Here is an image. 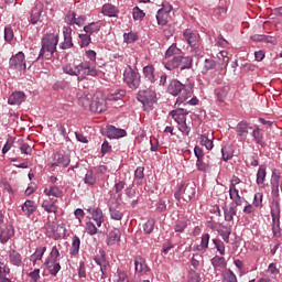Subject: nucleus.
I'll return each mask as SVG.
<instances>
[{"mask_svg": "<svg viewBox=\"0 0 282 282\" xmlns=\"http://www.w3.org/2000/svg\"><path fill=\"white\" fill-rule=\"evenodd\" d=\"M58 47V34L45 33L41 39V48L36 61H43L45 56H54Z\"/></svg>", "mask_w": 282, "mask_h": 282, "instance_id": "obj_1", "label": "nucleus"}, {"mask_svg": "<svg viewBox=\"0 0 282 282\" xmlns=\"http://www.w3.org/2000/svg\"><path fill=\"white\" fill-rule=\"evenodd\" d=\"M193 69V56H184V53L181 56H174L171 61L165 59V69L173 72V69Z\"/></svg>", "mask_w": 282, "mask_h": 282, "instance_id": "obj_2", "label": "nucleus"}, {"mask_svg": "<svg viewBox=\"0 0 282 282\" xmlns=\"http://www.w3.org/2000/svg\"><path fill=\"white\" fill-rule=\"evenodd\" d=\"M123 82L129 87V89H138L141 83V76L138 68L128 66L123 72Z\"/></svg>", "mask_w": 282, "mask_h": 282, "instance_id": "obj_3", "label": "nucleus"}, {"mask_svg": "<svg viewBox=\"0 0 282 282\" xmlns=\"http://www.w3.org/2000/svg\"><path fill=\"white\" fill-rule=\"evenodd\" d=\"M183 39L187 43V45H189L192 52L199 54V45H202V36L199 35V33L191 29H186L183 32Z\"/></svg>", "mask_w": 282, "mask_h": 282, "instance_id": "obj_4", "label": "nucleus"}, {"mask_svg": "<svg viewBox=\"0 0 282 282\" xmlns=\"http://www.w3.org/2000/svg\"><path fill=\"white\" fill-rule=\"evenodd\" d=\"M87 76L96 78L98 76V69H96V66H91V62H82L77 65V80L80 83Z\"/></svg>", "mask_w": 282, "mask_h": 282, "instance_id": "obj_5", "label": "nucleus"}, {"mask_svg": "<svg viewBox=\"0 0 282 282\" xmlns=\"http://www.w3.org/2000/svg\"><path fill=\"white\" fill-rule=\"evenodd\" d=\"M272 234L273 237H281V205L275 203L271 207Z\"/></svg>", "mask_w": 282, "mask_h": 282, "instance_id": "obj_6", "label": "nucleus"}, {"mask_svg": "<svg viewBox=\"0 0 282 282\" xmlns=\"http://www.w3.org/2000/svg\"><path fill=\"white\" fill-rule=\"evenodd\" d=\"M137 99L143 105V107H153V105L158 102V95L150 88L141 89L137 95Z\"/></svg>", "mask_w": 282, "mask_h": 282, "instance_id": "obj_7", "label": "nucleus"}, {"mask_svg": "<svg viewBox=\"0 0 282 282\" xmlns=\"http://www.w3.org/2000/svg\"><path fill=\"white\" fill-rule=\"evenodd\" d=\"M70 162L72 159H69V155L67 153L56 152L55 154H53L51 166L52 169L56 166H58L59 169H67Z\"/></svg>", "mask_w": 282, "mask_h": 282, "instance_id": "obj_8", "label": "nucleus"}, {"mask_svg": "<svg viewBox=\"0 0 282 282\" xmlns=\"http://www.w3.org/2000/svg\"><path fill=\"white\" fill-rule=\"evenodd\" d=\"M10 69H18V72H25L28 66L25 65V54L23 52H18L9 61Z\"/></svg>", "mask_w": 282, "mask_h": 282, "instance_id": "obj_9", "label": "nucleus"}, {"mask_svg": "<svg viewBox=\"0 0 282 282\" xmlns=\"http://www.w3.org/2000/svg\"><path fill=\"white\" fill-rule=\"evenodd\" d=\"M228 94H230V85L227 83L218 84L214 89V96L217 102H226L228 99Z\"/></svg>", "mask_w": 282, "mask_h": 282, "instance_id": "obj_10", "label": "nucleus"}, {"mask_svg": "<svg viewBox=\"0 0 282 282\" xmlns=\"http://www.w3.org/2000/svg\"><path fill=\"white\" fill-rule=\"evenodd\" d=\"M88 111H91L93 113H102L104 111H107V101L102 97H93Z\"/></svg>", "mask_w": 282, "mask_h": 282, "instance_id": "obj_11", "label": "nucleus"}, {"mask_svg": "<svg viewBox=\"0 0 282 282\" xmlns=\"http://www.w3.org/2000/svg\"><path fill=\"white\" fill-rule=\"evenodd\" d=\"M62 32L64 41L59 43V50H72L74 47V41L72 40L73 30L69 26H63Z\"/></svg>", "mask_w": 282, "mask_h": 282, "instance_id": "obj_12", "label": "nucleus"}, {"mask_svg": "<svg viewBox=\"0 0 282 282\" xmlns=\"http://www.w3.org/2000/svg\"><path fill=\"white\" fill-rule=\"evenodd\" d=\"M14 237V227L12 225L0 226V243L6 246L10 239Z\"/></svg>", "mask_w": 282, "mask_h": 282, "instance_id": "obj_13", "label": "nucleus"}, {"mask_svg": "<svg viewBox=\"0 0 282 282\" xmlns=\"http://www.w3.org/2000/svg\"><path fill=\"white\" fill-rule=\"evenodd\" d=\"M43 267L51 276H57L61 272V262H58V260L45 259Z\"/></svg>", "mask_w": 282, "mask_h": 282, "instance_id": "obj_14", "label": "nucleus"}, {"mask_svg": "<svg viewBox=\"0 0 282 282\" xmlns=\"http://www.w3.org/2000/svg\"><path fill=\"white\" fill-rule=\"evenodd\" d=\"M252 126L246 120L238 122L236 126V133L240 137V140H248V133H250Z\"/></svg>", "mask_w": 282, "mask_h": 282, "instance_id": "obj_15", "label": "nucleus"}, {"mask_svg": "<svg viewBox=\"0 0 282 282\" xmlns=\"http://www.w3.org/2000/svg\"><path fill=\"white\" fill-rule=\"evenodd\" d=\"M175 107H177L176 109L170 111V116L173 118V120L180 124L182 122H186V115L188 113V111L183 108L180 107L178 105H175Z\"/></svg>", "mask_w": 282, "mask_h": 282, "instance_id": "obj_16", "label": "nucleus"}, {"mask_svg": "<svg viewBox=\"0 0 282 282\" xmlns=\"http://www.w3.org/2000/svg\"><path fill=\"white\" fill-rule=\"evenodd\" d=\"M184 54L182 48L177 47V44H172L166 51H165V57L163 58L162 63L164 67H166V61H173L174 56H181Z\"/></svg>", "mask_w": 282, "mask_h": 282, "instance_id": "obj_17", "label": "nucleus"}, {"mask_svg": "<svg viewBox=\"0 0 282 282\" xmlns=\"http://www.w3.org/2000/svg\"><path fill=\"white\" fill-rule=\"evenodd\" d=\"M184 89H186V86L177 79L171 80L167 86V93H170L171 96H180Z\"/></svg>", "mask_w": 282, "mask_h": 282, "instance_id": "obj_18", "label": "nucleus"}, {"mask_svg": "<svg viewBox=\"0 0 282 282\" xmlns=\"http://www.w3.org/2000/svg\"><path fill=\"white\" fill-rule=\"evenodd\" d=\"M250 135L253 142L258 143L259 147H262V149L265 147V143L263 142V132L261 131L259 126L257 124L251 126Z\"/></svg>", "mask_w": 282, "mask_h": 282, "instance_id": "obj_19", "label": "nucleus"}, {"mask_svg": "<svg viewBox=\"0 0 282 282\" xmlns=\"http://www.w3.org/2000/svg\"><path fill=\"white\" fill-rule=\"evenodd\" d=\"M88 213H90L94 221H96L97 227L100 228V226H102V224H105V214H102V209H100V207H95L94 209L88 208L87 209Z\"/></svg>", "mask_w": 282, "mask_h": 282, "instance_id": "obj_20", "label": "nucleus"}, {"mask_svg": "<svg viewBox=\"0 0 282 282\" xmlns=\"http://www.w3.org/2000/svg\"><path fill=\"white\" fill-rule=\"evenodd\" d=\"M134 270L137 274H147V272H151V269L147 265V260L142 257L134 259Z\"/></svg>", "mask_w": 282, "mask_h": 282, "instance_id": "obj_21", "label": "nucleus"}, {"mask_svg": "<svg viewBox=\"0 0 282 282\" xmlns=\"http://www.w3.org/2000/svg\"><path fill=\"white\" fill-rule=\"evenodd\" d=\"M37 208L36 203L30 199H26L21 206V210L28 217V219L32 217V214L35 213Z\"/></svg>", "mask_w": 282, "mask_h": 282, "instance_id": "obj_22", "label": "nucleus"}, {"mask_svg": "<svg viewBox=\"0 0 282 282\" xmlns=\"http://www.w3.org/2000/svg\"><path fill=\"white\" fill-rule=\"evenodd\" d=\"M120 237H122L120 229L118 228L111 229L107 236V240H106L107 246H116V243H120Z\"/></svg>", "mask_w": 282, "mask_h": 282, "instance_id": "obj_23", "label": "nucleus"}, {"mask_svg": "<svg viewBox=\"0 0 282 282\" xmlns=\"http://www.w3.org/2000/svg\"><path fill=\"white\" fill-rule=\"evenodd\" d=\"M101 14H104V17L116 18L120 14V10L111 3H105L101 8Z\"/></svg>", "mask_w": 282, "mask_h": 282, "instance_id": "obj_24", "label": "nucleus"}, {"mask_svg": "<svg viewBox=\"0 0 282 282\" xmlns=\"http://www.w3.org/2000/svg\"><path fill=\"white\" fill-rule=\"evenodd\" d=\"M124 135H127V130L124 129H118L115 126H110L107 129V138L111 140H118V138H124Z\"/></svg>", "mask_w": 282, "mask_h": 282, "instance_id": "obj_25", "label": "nucleus"}, {"mask_svg": "<svg viewBox=\"0 0 282 282\" xmlns=\"http://www.w3.org/2000/svg\"><path fill=\"white\" fill-rule=\"evenodd\" d=\"M218 235H220L225 243H230V235H232V225L227 224L220 226V228L218 229Z\"/></svg>", "mask_w": 282, "mask_h": 282, "instance_id": "obj_26", "label": "nucleus"}, {"mask_svg": "<svg viewBox=\"0 0 282 282\" xmlns=\"http://www.w3.org/2000/svg\"><path fill=\"white\" fill-rule=\"evenodd\" d=\"M42 14H43V6L36 4L31 11L30 23H32V25H36V23L41 21Z\"/></svg>", "mask_w": 282, "mask_h": 282, "instance_id": "obj_27", "label": "nucleus"}, {"mask_svg": "<svg viewBox=\"0 0 282 282\" xmlns=\"http://www.w3.org/2000/svg\"><path fill=\"white\" fill-rule=\"evenodd\" d=\"M9 261L11 265H14L15 268H21L23 263V257L21 256V253H19V251L13 249L9 252Z\"/></svg>", "mask_w": 282, "mask_h": 282, "instance_id": "obj_28", "label": "nucleus"}, {"mask_svg": "<svg viewBox=\"0 0 282 282\" xmlns=\"http://www.w3.org/2000/svg\"><path fill=\"white\" fill-rule=\"evenodd\" d=\"M9 105H21V102H25V93L15 91L9 96L8 99Z\"/></svg>", "mask_w": 282, "mask_h": 282, "instance_id": "obj_29", "label": "nucleus"}, {"mask_svg": "<svg viewBox=\"0 0 282 282\" xmlns=\"http://www.w3.org/2000/svg\"><path fill=\"white\" fill-rule=\"evenodd\" d=\"M217 62L213 58H205L203 63L202 74L203 76H206L208 72H213V69H216Z\"/></svg>", "mask_w": 282, "mask_h": 282, "instance_id": "obj_30", "label": "nucleus"}, {"mask_svg": "<svg viewBox=\"0 0 282 282\" xmlns=\"http://www.w3.org/2000/svg\"><path fill=\"white\" fill-rule=\"evenodd\" d=\"M196 167L202 173H206L210 169V156H204L196 161Z\"/></svg>", "mask_w": 282, "mask_h": 282, "instance_id": "obj_31", "label": "nucleus"}, {"mask_svg": "<svg viewBox=\"0 0 282 282\" xmlns=\"http://www.w3.org/2000/svg\"><path fill=\"white\" fill-rule=\"evenodd\" d=\"M199 99H197V97H193L192 99L188 100V97H184V96H180L176 99L175 105H177L178 107H186V105H192V107H195V105H198Z\"/></svg>", "mask_w": 282, "mask_h": 282, "instance_id": "obj_32", "label": "nucleus"}, {"mask_svg": "<svg viewBox=\"0 0 282 282\" xmlns=\"http://www.w3.org/2000/svg\"><path fill=\"white\" fill-rule=\"evenodd\" d=\"M210 263H212L214 270H218V268L224 270V268H226V265H228L226 258H224L221 256H215L214 258H212Z\"/></svg>", "mask_w": 282, "mask_h": 282, "instance_id": "obj_33", "label": "nucleus"}, {"mask_svg": "<svg viewBox=\"0 0 282 282\" xmlns=\"http://www.w3.org/2000/svg\"><path fill=\"white\" fill-rule=\"evenodd\" d=\"M143 76L149 83H155V67L153 65H147L143 67Z\"/></svg>", "mask_w": 282, "mask_h": 282, "instance_id": "obj_34", "label": "nucleus"}, {"mask_svg": "<svg viewBox=\"0 0 282 282\" xmlns=\"http://www.w3.org/2000/svg\"><path fill=\"white\" fill-rule=\"evenodd\" d=\"M94 98H91V95L89 94H83L79 98H78V105L79 107H83L86 110H89L91 107V100Z\"/></svg>", "mask_w": 282, "mask_h": 282, "instance_id": "obj_35", "label": "nucleus"}, {"mask_svg": "<svg viewBox=\"0 0 282 282\" xmlns=\"http://www.w3.org/2000/svg\"><path fill=\"white\" fill-rule=\"evenodd\" d=\"M235 215H237V205H230L229 208H224L225 221H234Z\"/></svg>", "mask_w": 282, "mask_h": 282, "instance_id": "obj_36", "label": "nucleus"}, {"mask_svg": "<svg viewBox=\"0 0 282 282\" xmlns=\"http://www.w3.org/2000/svg\"><path fill=\"white\" fill-rule=\"evenodd\" d=\"M80 252V238L78 236H74L72 240V247L69 249V254L72 257H76Z\"/></svg>", "mask_w": 282, "mask_h": 282, "instance_id": "obj_37", "label": "nucleus"}, {"mask_svg": "<svg viewBox=\"0 0 282 282\" xmlns=\"http://www.w3.org/2000/svg\"><path fill=\"white\" fill-rule=\"evenodd\" d=\"M45 252H47V247H40L35 250V252L31 256L33 265H36V262L43 259V254H45Z\"/></svg>", "mask_w": 282, "mask_h": 282, "instance_id": "obj_38", "label": "nucleus"}, {"mask_svg": "<svg viewBox=\"0 0 282 282\" xmlns=\"http://www.w3.org/2000/svg\"><path fill=\"white\" fill-rule=\"evenodd\" d=\"M229 199L234 200L235 206H241L243 202L241 200V195H239V189L236 188H229Z\"/></svg>", "mask_w": 282, "mask_h": 282, "instance_id": "obj_39", "label": "nucleus"}, {"mask_svg": "<svg viewBox=\"0 0 282 282\" xmlns=\"http://www.w3.org/2000/svg\"><path fill=\"white\" fill-rule=\"evenodd\" d=\"M268 175V172L265 171V166L260 165L257 172V184L258 186H263L265 184V176Z\"/></svg>", "mask_w": 282, "mask_h": 282, "instance_id": "obj_40", "label": "nucleus"}, {"mask_svg": "<svg viewBox=\"0 0 282 282\" xmlns=\"http://www.w3.org/2000/svg\"><path fill=\"white\" fill-rule=\"evenodd\" d=\"M195 186L185 185L183 189L184 202H191L195 197Z\"/></svg>", "mask_w": 282, "mask_h": 282, "instance_id": "obj_41", "label": "nucleus"}, {"mask_svg": "<svg viewBox=\"0 0 282 282\" xmlns=\"http://www.w3.org/2000/svg\"><path fill=\"white\" fill-rule=\"evenodd\" d=\"M84 32L91 36V34H98L100 32V26L98 23L93 22L84 26Z\"/></svg>", "mask_w": 282, "mask_h": 282, "instance_id": "obj_42", "label": "nucleus"}, {"mask_svg": "<svg viewBox=\"0 0 282 282\" xmlns=\"http://www.w3.org/2000/svg\"><path fill=\"white\" fill-rule=\"evenodd\" d=\"M44 193L48 197H62L63 196V191H61V188H58L57 186L46 187L44 189Z\"/></svg>", "mask_w": 282, "mask_h": 282, "instance_id": "obj_43", "label": "nucleus"}, {"mask_svg": "<svg viewBox=\"0 0 282 282\" xmlns=\"http://www.w3.org/2000/svg\"><path fill=\"white\" fill-rule=\"evenodd\" d=\"M199 142H200L202 147H205V149H207V151H213V147H215L213 144V139L208 138V135H206V134L199 135Z\"/></svg>", "mask_w": 282, "mask_h": 282, "instance_id": "obj_44", "label": "nucleus"}, {"mask_svg": "<svg viewBox=\"0 0 282 282\" xmlns=\"http://www.w3.org/2000/svg\"><path fill=\"white\" fill-rule=\"evenodd\" d=\"M84 184L87 186H94L96 184V174H94V170H88L84 177Z\"/></svg>", "mask_w": 282, "mask_h": 282, "instance_id": "obj_45", "label": "nucleus"}, {"mask_svg": "<svg viewBox=\"0 0 282 282\" xmlns=\"http://www.w3.org/2000/svg\"><path fill=\"white\" fill-rule=\"evenodd\" d=\"M169 14L165 11H161V9L158 10L156 12V21L158 25H166L169 23Z\"/></svg>", "mask_w": 282, "mask_h": 282, "instance_id": "obj_46", "label": "nucleus"}, {"mask_svg": "<svg viewBox=\"0 0 282 282\" xmlns=\"http://www.w3.org/2000/svg\"><path fill=\"white\" fill-rule=\"evenodd\" d=\"M223 282H238L237 274L230 269H227L226 272L221 274Z\"/></svg>", "mask_w": 282, "mask_h": 282, "instance_id": "obj_47", "label": "nucleus"}, {"mask_svg": "<svg viewBox=\"0 0 282 282\" xmlns=\"http://www.w3.org/2000/svg\"><path fill=\"white\" fill-rule=\"evenodd\" d=\"M109 214L110 219H113L115 221H122V217H124V214L117 209L116 207H109Z\"/></svg>", "mask_w": 282, "mask_h": 282, "instance_id": "obj_48", "label": "nucleus"}, {"mask_svg": "<svg viewBox=\"0 0 282 282\" xmlns=\"http://www.w3.org/2000/svg\"><path fill=\"white\" fill-rule=\"evenodd\" d=\"M154 228H155V219L154 218H149L143 224V232H144V235H151V232H153Z\"/></svg>", "mask_w": 282, "mask_h": 282, "instance_id": "obj_49", "label": "nucleus"}, {"mask_svg": "<svg viewBox=\"0 0 282 282\" xmlns=\"http://www.w3.org/2000/svg\"><path fill=\"white\" fill-rule=\"evenodd\" d=\"M188 220L183 219V220H177L174 224V232H184L186 230V228H188Z\"/></svg>", "mask_w": 282, "mask_h": 282, "instance_id": "obj_50", "label": "nucleus"}, {"mask_svg": "<svg viewBox=\"0 0 282 282\" xmlns=\"http://www.w3.org/2000/svg\"><path fill=\"white\" fill-rule=\"evenodd\" d=\"M124 96H127L126 89H117L115 93H112L108 96V99L117 101V100H122V98H124Z\"/></svg>", "mask_w": 282, "mask_h": 282, "instance_id": "obj_51", "label": "nucleus"}, {"mask_svg": "<svg viewBox=\"0 0 282 282\" xmlns=\"http://www.w3.org/2000/svg\"><path fill=\"white\" fill-rule=\"evenodd\" d=\"M221 155H223L224 162H228V160H232V156H234L232 149L228 145H224L221 148Z\"/></svg>", "mask_w": 282, "mask_h": 282, "instance_id": "obj_52", "label": "nucleus"}, {"mask_svg": "<svg viewBox=\"0 0 282 282\" xmlns=\"http://www.w3.org/2000/svg\"><path fill=\"white\" fill-rule=\"evenodd\" d=\"M4 41L6 43L12 45V41H14V30L12 29V26L4 28Z\"/></svg>", "mask_w": 282, "mask_h": 282, "instance_id": "obj_53", "label": "nucleus"}, {"mask_svg": "<svg viewBox=\"0 0 282 282\" xmlns=\"http://www.w3.org/2000/svg\"><path fill=\"white\" fill-rule=\"evenodd\" d=\"M144 17H147V13H144V11L139 7H134L132 9V18L134 21H142Z\"/></svg>", "mask_w": 282, "mask_h": 282, "instance_id": "obj_54", "label": "nucleus"}, {"mask_svg": "<svg viewBox=\"0 0 282 282\" xmlns=\"http://www.w3.org/2000/svg\"><path fill=\"white\" fill-rule=\"evenodd\" d=\"M79 47H89V44L91 43V35L85 33L79 34Z\"/></svg>", "mask_w": 282, "mask_h": 282, "instance_id": "obj_55", "label": "nucleus"}, {"mask_svg": "<svg viewBox=\"0 0 282 282\" xmlns=\"http://www.w3.org/2000/svg\"><path fill=\"white\" fill-rule=\"evenodd\" d=\"M62 69L63 73L67 74L68 76H78L77 65L72 66V64H66Z\"/></svg>", "mask_w": 282, "mask_h": 282, "instance_id": "obj_56", "label": "nucleus"}, {"mask_svg": "<svg viewBox=\"0 0 282 282\" xmlns=\"http://www.w3.org/2000/svg\"><path fill=\"white\" fill-rule=\"evenodd\" d=\"M212 241L217 252H219V254L224 257V254H226V245H224V241H221L220 239H213Z\"/></svg>", "mask_w": 282, "mask_h": 282, "instance_id": "obj_57", "label": "nucleus"}, {"mask_svg": "<svg viewBox=\"0 0 282 282\" xmlns=\"http://www.w3.org/2000/svg\"><path fill=\"white\" fill-rule=\"evenodd\" d=\"M46 259H50L51 261H61V251L58 250V247H52V250Z\"/></svg>", "mask_w": 282, "mask_h": 282, "instance_id": "obj_58", "label": "nucleus"}, {"mask_svg": "<svg viewBox=\"0 0 282 282\" xmlns=\"http://www.w3.org/2000/svg\"><path fill=\"white\" fill-rule=\"evenodd\" d=\"M123 41L128 44L135 43L138 41V33L133 31L123 33Z\"/></svg>", "mask_w": 282, "mask_h": 282, "instance_id": "obj_59", "label": "nucleus"}, {"mask_svg": "<svg viewBox=\"0 0 282 282\" xmlns=\"http://www.w3.org/2000/svg\"><path fill=\"white\" fill-rule=\"evenodd\" d=\"M204 259V256L199 253H194L192 259L189 260L191 265L194 268V270H197L199 268V262Z\"/></svg>", "mask_w": 282, "mask_h": 282, "instance_id": "obj_60", "label": "nucleus"}, {"mask_svg": "<svg viewBox=\"0 0 282 282\" xmlns=\"http://www.w3.org/2000/svg\"><path fill=\"white\" fill-rule=\"evenodd\" d=\"M113 282H129V276L124 271H117L115 274Z\"/></svg>", "mask_w": 282, "mask_h": 282, "instance_id": "obj_61", "label": "nucleus"}, {"mask_svg": "<svg viewBox=\"0 0 282 282\" xmlns=\"http://www.w3.org/2000/svg\"><path fill=\"white\" fill-rule=\"evenodd\" d=\"M42 208H44L46 213H56V210H58V208L56 207V205H54V203H50L47 200H44L42 203Z\"/></svg>", "mask_w": 282, "mask_h": 282, "instance_id": "obj_62", "label": "nucleus"}, {"mask_svg": "<svg viewBox=\"0 0 282 282\" xmlns=\"http://www.w3.org/2000/svg\"><path fill=\"white\" fill-rule=\"evenodd\" d=\"M86 232L90 236L98 235V227L93 221H88L86 223Z\"/></svg>", "mask_w": 282, "mask_h": 282, "instance_id": "obj_63", "label": "nucleus"}, {"mask_svg": "<svg viewBox=\"0 0 282 282\" xmlns=\"http://www.w3.org/2000/svg\"><path fill=\"white\" fill-rule=\"evenodd\" d=\"M177 127H178V131H181L183 133V135L191 134V127L188 126V123H186V121L177 123Z\"/></svg>", "mask_w": 282, "mask_h": 282, "instance_id": "obj_64", "label": "nucleus"}]
</instances>
